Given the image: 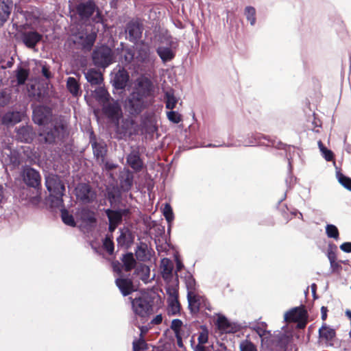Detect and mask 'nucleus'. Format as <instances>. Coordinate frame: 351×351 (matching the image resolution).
Listing matches in <instances>:
<instances>
[{
	"label": "nucleus",
	"instance_id": "obj_18",
	"mask_svg": "<svg viewBox=\"0 0 351 351\" xmlns=\"http://www.w3.org/2000/svg\"><path fill=\"white\" fill-rule=\"evenodd\" d=\"M16 132L17 140L26 143L32 142L35 136L32 128L27 125L16 128Z\"/></svg>",
	"mask_w": 351,
	"mask_h": 351
},
{
	"label": "nucleus",
	"instance_id": "obj_30",
	"mask_svg": "<svg viewBox=\"0 0 351 351\" xmlns=\"http://www.w3.org/2000/svg\"><path fill=\"white\" fill-rule=\"evenodd\" d=\"M319 337L324 339L326 341H332L335 335V330L329 327L326 324H323L321 328L319 329Z\"/></svg>",
	"mask_w": 351,
	"mask_h": 351
},
{
	"label": "nucleus",
	"instance_id": "obj_45",
	"mask_svg": "<svg viewBox=\"0 0 351 351\" xmlns=\"http://www.w3.org/2000/svg\"><path fill=\"white\" fill-rule=\"evenodd\" d=\"M261 138L267 139V137L261 134H248V137L245 140V146H255Z\"/></svg>",
	"mask_w": 351,
	"mask_h": 351
},
{
	"label": "nucleus",
	"instance_id": "obj_43",
	"mask_svg": "<svg viewBox=\"0 0 351 351\" xmlns=\"http://www.w3.org/2000/svg\"><path fill=\"white\" fill-rule=\"evenodd\" d=\"M107 197L111 206L119 204L121 199V194L119 190L113 189L108 191Z\"/></svg>",
	"mask_w": 351,
	"mask_h": 351
},
{
	"label": "nucleus",
	"instance_id": "obj_25",
	"mask_svg": "<svg viewBox=\"0 0 351 351\" xmlns=\"http://www.w3.org/2000/svg\"><path fill=\"white\" fill-rule=\"evenodd\" d=\"M115 282L123 296L130 295L134 291L133 283L130 279L119 278Z\"/></svg>",
	"mask_w": 351,
	"mask_h": 351
},
{
	"label": "nucleus",
	"instance_id": "obj_48",
	"mask_svg": "<svg viewBox=\"0 0 351 351\" xmlns=\"http://www.w3.org/2000/svg\"><path fill=\"white\" fill-rule=\"evenodd\" d=\"M29 76V72L26 69L19 67L16 70V81L18 85H23Z\"/></svg>",
	"mask_w": 351,
	"mask_h": 351
},
{
	"label": "nucleus",
	"instance_id": "obj_16",
	"mask_svg": "<svg viewBox=\"0 0 351 351\" xmlns=\"http://www.w3.org/2000/svg\"><path fill=\"white\" fill-rule=\"evenodd\" d=\"M21 38L27 48L34 49L43 38V36L36 31H25L21 33Z\"/></svg>",
	"mask_w": 351,
	"mask_h": 351
},
{
	"label": "nucleus",
	"instance_id": "obj_17",
	"mask_svg": "<svg viewBox=\"0 0 351 351\" xmlns=\"http://www.w3.org/2000/svg\"><path fill=\"white\" fill-rule=\"evenodd\" d=\"M2 162L5 165H10L12 169L18 167L21 163V155L15 149H8L2 154Z\"/></svg>",
	"mask_w": 351,
	"mask_h": 351
},
{
	"label": "nucleus",
	"instance_id": "obj_1",
	"mask_svg": "<svg viewBox=\"0 0 351 351\" xmlns=\"http://www.w3.org/2000/svg\"><path fill=\"white\" fill-rule=\"evenodd\" d=\"M152 84L149 80L141 81L137 86L127 97L125 108L130 114L136 116L141 113L146 107V99L151 95Z\"/></svg>",
	"mask_w": 351,
	"mask_h": 351
},
{
	"label": "nucleus",
	"instance_id": "obj_62",
	"mask_svg": "<svg viewBox=\"0 0 351 351\" xmlns=\"http://www.w3.org/2000/svg\"><path fill=\"white\" fill-rule=\"evenodd\" d=\"M42 74L43 75L47 80H49L52 77V74L50 71L49 66L47 65H43L42 66Z\"/></svg>",
	"mask_w": 351,
	"mask_h": 351
},
{
	"label": "nucleus",
	"instance_id": "obj_53",
	"mask_svg": "<svg viewBox=\"0 0 351 351\" xmlns=\"http://www.w3.org/2000/svg\"><path fill=\"white\" fill-rule=\"evenodd\" d=\"M134 177L131 173L126 174L121 180V187L125 191H128L133 184Z\"/></svg>",
	"mask_w": 351,
	"mask_h": 351
},
{
	"label": "nucleus",
	"instance_id": "obj_11",
	"mask_svg": "<svg viewBox=\"0 0 351 351\" xmlns=\"http://www.w3.org/2000/svg\"><path fill=\"white\" fill-rule=\"evenodd\" d=\"M32 119L34 122L39 125L51 123L53 119L52 109L46 106H38L33 110Z\"/></svg>",
	"mask_w": 351,
	"mask_h": 351
},
{
	"label": "nucleus",
	"instance_id": "obj_39",
	"mask_svg": "<svg viewBox=\"0 0 351 351\" xmlns=\"http://www.w3.org/2000/svg\"><path fill=\"white\" fill-rule=\"evenodd\" d=\"M21 120V114L19 112H8L3 117V122L5 124H15Z\"/></svg>",
	"mask_w": 351,
	"mask_h": 351
},
{
	"label": "nucleus",
	"instance_id": "obj_24",
	"mask_svg": "<svg viewBox=\"0 0 351 351\" xmlns=\"http://www.w3.org/2000/svg\"><path fill=\"white\" fill-rule=\"evenodd\" d=\"M217 325L219 330H221L226 333H234L239 330L238 326L230 322L224 315H220L218 317Z\"/></svg>",
	"mask_w": 351,
	"mask_h": 351
},
{
	"label": "nucleus",
	"instance_id": "obj_50",
	"mask_svg": "<svg viewBox=\"0 0 351 351\" xmlns=\"http://www.w3.org/2000/svg\"><path fill=\"white\" fill-rule=\"evenodd\" d=\"M318 147L322 153V156L326 161H332L334 159V154L330 150L326 148L321 141H318Z\"/></svg>",
	"mask_w": 351,
	"mask_h": 351
},
{
	"label": "nucleus",
	"instance_id": "obj_31",
	"mask_svg": "<svg viewBox=\"0 0 351 351\" xmlns=\"http://www.w3.org/2000/svg\"><path fill=\"white\" fill-rule=\"evenodd\" d=\"M302 311L300 307H295L285 313L284 319L287 322H296L302 317Z\"/></svg>",
	"mask_w": 351,
	"mask_h": 351
},
{
	"label": "nucleus",
	"instance_id": "obj_19",
	"mask_svg": "<svg viewBox=\"0 0 351 351\" xmlns=\"http://www.w3.org/2000/svg\"><path fill=\"white\" fill-rule=\"evenodd\" d=\"M187 300L190 312L195 314L199 311L203 303L205 302V298L195 293H188Z\"/></svg>",
	"mask_w": 351,
	"mask_h": 351
},
{
	"label": "nucleus",
	"instance_id": "obj_52",
	"mask_svg": "<svg viewBox=\"0 0 351 351\" xmlns=\"http://www.w3.org/2000/svg\"><path fill=\"white\" fill-rule=\"evenodd\" d=\"M244 14L247 20L250 22L251 25H254L256 23V10L252 6H247L245 8Z\"/></svg>",
	"mask_w": 351,
	"mask_h": 351
},
{
	"label": "nucleus",
	"instance_id": "obj_14",
	"mask_svg": "<svg viewBox=\"0 0 351 351\" xmlns=\"http://www.w3.org/2000/svg\"><path fill=\"white\" fill-rule=\"evenodd\" d=\"M96 8L93 0H88L80 3L76 6V12L81 19L87 20L94 14Z\"/></svg>",
	"mask_w": 351,
	"mask_h": 351
},
{
	"label": "nucleus",
	"instance_id": "obj_6",
	"mask_svg": "<svg viewBox=\"0 0 351 351\" xmlns=\"http://www.w3.org/2000/svg\"><path fill=\"white\" fill-rule=\"evenodd\" d=\"M23 182L40 193L41 190V176L40 172L29 165H25L21 170Z\"/></svg>",
	"mask_w": 351,
	"mask_h": 351
},
{
	"label": "nucleus",
	"instance_id": "obj_58",
	"mask_svg": "<svg viewBox=\"0 0 351 351\" xmlns=\"http://www.w3.org/2000/svg\"><path fill=\"white\" fill-rule=\"evenodd\" d=\"M182 326V322L179 319H174L171 322V328L174 331L177 338H178V335Z\"/></svg>",
	"mask_w": 351,
	"mask_h": 351
},
{
	"label": "nucleus",
	"instance_id": "obj_36",
	"mask_svg": "<svg viewBox=\"0 0 351 351\" xmlns=\"http://www.w3.org/2000/svg\"><path fill=\"white\" fill-rule=\"evenodd\" d=\"M165 106L167 109L173 110L178 102V99L174 95V90L171 89L165 93Z\"/></svg>",
	"mask_w": 351,
	"mask_h": 351
},
{
	"label": "nucleus",
	"instance_id": "obj_42",
	"mask_svg": "<svg viewBox=\"0 0 351 351\" xmlns=\"http://www.w3.org/2000/svg\"><path fill=\"white\" fill-rule=\"evenodd\" d=\"M81 219L86 222L93 223L97 219L95 213L88 208H82L80 211Z\"/></svg>",
	"mask_w": 351,
	"mask_h": 351
},
{
	"label": "nucleus",
	"instance_id": "obj_41",
	"mask_svg": "<svg viewBox=\"0 0 351 351\" xmlns=\"http://www.w3.org/2000/svg\"><path fill=\"white\" fill-rule=\"evenodd\" d=\"M136 273L140 276L141 280L147 282L149 278L150 269L144 264H141L136 268Z\"/></svg>",
	"mask_w": 351,
	"mask_h": 351
},
{
	"label": "nucleus",
	"instance_id": "obj_38",
	"mask_svg": "<svg viewBox=\"0 0 351 351\" xmlns=\"http://www.w3.org/2000/svg\"><path fill=\"white\" fill-rule=\"evenodd\" d=\"M12 8L4 1L0 0V23L3 24L5 23L11 13Z\"/></svg>",
	"mask_w": 351,
	"mask_h": 351
},
{
	"label": "nucleus",
	"instance_id": "obj_55",
	"mask_svg": "<svg viewBox=\"0 0 351 351\" xmlns=\"http://www.w3.org/2000/svg\"><path fill=\"white\" fill-rule=\"evenodd\" d=\"M339 182L346 189L351 191V178L343 175L340 172L337 173Z\"/></svg>",
	"mask_w": 351,
	"mask_h": 351
},
{
	"label": "nucleus",
	"instance_id": "obj_22",
	"mask_svg": "<svg viewBox=\"0 0 351 351\" xmlns=\"http://www.w3.org/2000/svg\"><path fill=\"white\" fill-rule=\"evenodd\" d=\"M90 143L95 158L98 161L104 162L107 152L105 143L104 142H97L95 137H90Z\"/></svg>",
	"mask_w": 351,
	"mask_h": 351
},
{
	"label": "nucleus",
	"instance_id": "obj_15",
	"mask_svg": "<svg viewBox=\"0 0 351 351\" xmlns=\"http://www.w3.org/2000/svg\"><path fill=\"white\" fill-rule=\"evenodd\" d=\"M119 236L117 238V246L125 250L129 249L134 241V235L128 228L119 229Z\"/></svg>",
	"mask_w": 351,
	"mask_h": 351
},
{
	"label": "nucleus",
	"instance_id": "obj_23",
	"mask_svg": "<svg viewBox=\"0 0 351 351\" xmlns=\"http://www.w3.org/2000/svg\"><path fill=\"white\" fill-rule=\"evenodd\" d=\"M217 325L219 330H221L226 333H234L239 330L238 326L230 322L224 315H220L218 317Z\"/></svg>",
	"mask_w": 351,
	"mask_h": 351
},
{
	"label": "nucleus",
	"instance_id": "obj_33",
	"mask_svg": "<svg viewBox=\"0 0 351 351\" xmlns=\"http://www.w3.org/2000/svg\"><path fill=\"white\" fill-rule=\"evenodd\" d=\"M121 261L123 264L124 269L126 271H131L136 264L134 254L132 252H128L123 254Z\"/></svg>",
	"mask_w": 351,
	"mask_h": 351
},
{
	"label": "nucleus",
	"instance_id": "obj_26",
	"mask_svg": "<svg viewBox=\"0 0 351 351\" xmlns=\"http://www.w3.org/2000/svg\"><path fill=\"white\" fill-rule=\"evenodd\" d=\"M79 38L81 40V45L82 49L90 50L95 43L97 38V33L95 32L86 33L85 34L80 35Z\"/></svg>",
	"mask_w": 351,
	"mask_h": 351
},
{
	"label": "nucleus",
	"instance_id": "obj_34",
	"mask_svg": "<svg viewBox=\"0 0 351 351\" xmlns=\"http://www.w3.org/2000/svg\"><path fill=\"white\" fill-rule=\"evenodd\" d=\"M181 305L178 299L167 300V313L169 315H179L180 314Z\"/></svg>",
	"mask_w": 351,
	"mask_h": 351
},
{
	"label": "nucleus",
	"instance_id": "obj_21",
	"mask_svg": "<svg viewBox=\"0 0 351 351\" xmlns=\"http://www.w3.org/2000/svg\"><path fill=\"white\" fill-rule=\"evenodd\" d=\"M127 164L135 171H140L143 169V162L141 158L139 151L132 149L126 157Z\"/></svg>",
	"mask_w": 351,
	"mask_h": 351
},
{
	"label": "nucleus",
	"instance_id": "obj_8",
	"mask_svg": "<svg viewBox=\"0 0 351 351\" xmlns=\"http://www.w3.org/2000/svg\"><path fill=\"white\" fill-rule=\"evenodd\" d=\"M143 29V24L138 19H133L125 25V38L130 43L136 44L142 37Z\"/></svg>",
	"mask_w": 351,
	"mask_h": 351
},
{
	"label": "nucleus",
	"instance_id": "obj_46",
	"mask_svg": "<svg viewBox=\"0 0 351 351\" xmlns=\"http://www.w3.org/2000/svg\"><path fill=\"white\" fill-rule=\"evenodd\" d=\"M61 218L64 223L67 226L75 227L76 223L73 216L65 208L61 209Z\"/></svg>",
	"mask_w": 351,
	"mask_h": 351
},
{
	"label": "nucleus",
	"instance_id": "obj_64",
	"mask_svg": "<svg viewBox=\"0 0 351 351\" xmlns=\"http://www.w3.org/2000/svg\"><path fill=\"white\" fill-rule=\"evenodd\" d=\"M175 261L176 263V273H177L184 268V264L182 263V261L179 258L178 256H176Z\"/></svg>",
	"mask_w": 351,
	"mask_h": 351
},
{
	"label": "nucleus",
	"instance_id": "obj_5",
	"mask_svg": "<svg viewBox=\"0 0 351 351\" xmlns=\"http://www.w3.org/2000/svg\"><path fill=\"white\" fill-rule=\"evenodd\" d=\"M92 58L96 66L105 69L113 62L114 53L110 47L103 45L94 49Z\"/></svg>",
	"mask_w": 351,
	"mask_h": 351
},
{
	"label": "nucleus",
	"instance_id": "obj_28",
	"mask_svg": "<svg viewBox=\"0 0 351 351\" xmlns=\"http://www.w3.org/2000/svg\"><path fill=\"white\" fill-rule=\"evenodd\" d=\"M85 78L91 85H99L103 82V77L99 71L90 69L84 72Z\"/></svg>",
	"mask_w": 351,
	"mask_h": 351
},
{
	"label": "nucleus",
	"instance_id": "obj_32",
	"mask_svg": "<svg viewBox=\"0 0 351 351\" xmlns=\"http://www.w3.org/2000/svg\"><path fill=\"white\" fill-rule=\"evenodd\" d=\"M94 97L101 106L112 99L107 90L101 86L95 90Z\"/></svg>",
	"mask_w": 351,
	"mask_h": 351
},
{
	"label": "nucleus",
	"instance_id": "obj_63",
	"mask_svg": "<svg viewBox=\"0 0 351 351\" xmlns=\"http://www.w3.org/2000/svg\"><path fill=\"white\" fill-rule=\"evenodd\" d=\"M340 249L346 253L351 252V242H345L340 245Z\"/></svg>",
	"mask_w": 351,
	"mask_h": 351
},
{
	"label": "nucleus",
	"instance_id": "obj_20",
	"mask_svg": "<svg viewBox=\"0 0 351 351\" xmlns=\"http://www.w3.org/2000/svg\"><path fill=\"white\" fill-rule=\"evenodd\" d=\"M130 76L125 69H119L112 80L113 87L117 90H123L127 86Z\"/></svg>",
	"mask_w": 351,
	"mask_h": 351
},
{
	"label": "nucleus",
	"instance_id": "obj_4",
	"mask_svg": "<svg viewBox=\"0 0 351 351\" xmlns=\"http://www.w3.org/2000/svg\"><path fill=\"white\" fill-rule=\"evenodd\" d=\"M101 110L105 117L117 127V132L125 136L128 132L126 128L123 125L119 127V121L123 118V110L119 101L112 98L104 103Z\"/></svg>",
	"mask_w": 351,
	"mask_h": 351
},
{
	"label": "nucleus",
	"instance_id": "obj_59",
	"mask_svg": "<svg viewBox=\"0 0 351 351\" xmlns=\"http://www.w3.org/2000/svg\"><path fill=\"white\" fill-rule=\"evenodd\" d=\"M208 339V331L207 328L204 326L202 328V332L199 333L198 337V344H205L207 343Z\"/></svg>",
	"mask_w": 351,
	"mask_h": 351
},
{
	"label": "nucleus",
	"instance_id": "obj_61",
	"mask_svg": "<svg viewBox=\"0 0 351 351\" xmlns=\"http://www.w3.org/2000/svg\"><path fill=\"white\" fill-rule=\"evenodd\" d=\"M166 291L168 295L167 300H173L174 298L178 299V292L176 288L169 287L167 288Z\"/></svg>",
	"mask_w": 351,
	"mask_h": 351
},
{
	"label": "nucleus",
	"instance_id": "obj_12",
	"mask_svg": "<svg viewBox=\"0 0 351 351\" xmlns=\"http://www.w3.org/2000/svg\"><path fill=\"white\" fill-rule=\"evenodd\" d=\"M136 60L137 62L147 64H154L156 56L151 52L150 47L148 44L144 41L141 42L140 45L136 46Z\"/></svg>",
	"mask_w": 351,
	"mask_h": 351
},
{
	"label": "nucleus",
	"instance_id": "obj_47",
	"mask_svg": "<svg viewBox=\"0 0 351 351\" xmlns=\"http://www.w3.org/2000/svg\"><path fill=\"white\" fill-rule=\"evenodd\" d=\"M162 214L167 222V223L172 224L174 219V213L171 206L169 203H166L162 209Z\"/></svg>",
	"mask_w": 351,
	"mask_h": 351
},
{
	"label": "nucleus",
	"instance_id": "obj_7",
	"mask_svg": "<svg viewBox=\"0 0 351 351\" xmlns=\"http://www.w3.org/2000/svg\"><path fill=\"white\" fill-rule=\"evenodd\" d=\"M289 341V336L284 333L270 334L267 339H265L263 346L271 351H285Z\"/></svg>",
	"mask_w": 351,
	"mask_h": 351
},
{
	"label": "nucleus",
	"instance_id": "obj_29",
	"mask_svg": "<svg viewBox=\"0 0 351 351\" xmlns=\"http://www.w3.org/2000/svg\"><path fill=\"white\" fill-rule=\"evenodd\" d=\"M66 88L75 97H77L82 93L80 83L77 80L73 77H69L67 78Z\"/></svg>",
	"mask_w": 351,
	"mask_h": 351
},
{
	"label": "nucleus",
	"instance_id": "obj_35",
	"mask_svg": "<svg viewBox=\"0 0 351 351\" xmlns=\"http://www.w3.org/2000/svg\"><path fill=\"white\" fill-rule=\"evenodd\" d=\"M162 274L164 278H169L173 275V266L172 262L167 258L161 261Z\"/></svg>",
	"mask_w": 351,
	"mask_h": 351
},
{
	"label": "nucleus",
	"instance_id": "obj_54",
	"mask_svg": "<svg viewBox=\"0 0 351 351\" xmlns=\"http://www.w3.org/2000/svg\"><path fill=\"white\" fill-rule=\"evenodd\" d=\"M326 234L328 238L338 239L339 236V230L333 224H327L326 226Z\"/></svg>",
	"mask_w": 351,
	"mask_h": 351
},
{
	"label": "nucleus",
	"instance_id": "obj_60",
	"mask_svg": "<svg viewBox=\"0 0 351 351\" xmlns=\"http://www.w3.org/2000/svg\"><path fill=\"white\" fill-rule=\"evenodd\" d=\"M143 128L145 132L149 134H154L157 130V127L153 123L152 121L144 122Z\"/></svg>",
	"mask_w": 351,
	"mask_h": 351
},
{
	"label": "nucleus",
	"instance_id": "obj_40",
	"mask_svg": "<svg viewBox=\"0 0 351 351\" xmlns=\"http://www.w3.org/2000/svg\"><path fill=\"white\" fill-rule=\"evenodd\" d=\"M103 248L108 253L112 255L114 250V244L113 242V236L112 234H107L102 241Z\"/></svg>",
	"mask_w": 351,
	"mask_h": 351
},
{
	"label": "nucleus",
	"instance_id": "obj_9",
	"mask_svg": "<svg viewBox=\"0 0 351 351\" xmlns=\"http://www.w3.org/2000/svg\"><path fill=\"white\" fill-rule=\"evenodd\" d=\"M132 307L134 313L142 317H147L153 311L152 301L145 295L133 299L132 300Z\"/></svg>",
	"mask_w": 351,
	"mask_h": 351
},
{
	"label": "nucleus",
	"instance_id": "obj_10",
	"mask_svg": "<svg viewBox=\"0 0 351 351\" xmlns=\"http://www.w3.org/2000/svg\"><path fill=\"white\" fill-rule=\"evenodd\" d=\"M75 195L77 199L84 204L92 203L97 197L95 191L86 183H80L77 185Z\"/></svg>",
	"mask_w": 351,
	"mask_h": 351
},
{
	"label": "nucleus",
	"instance_id": "obj_44",
	"mask_svg": "<svg viewBox=\"0 0 351 351\" xmlns=\"http://www.w3.org/2000/svg\"><path fill=\"white\" fill-rule=\"evenodd\" d=\"M122 57L125 64H130L134 59H136L134 47H127L123 48Z\"/></svg>",
	"mask_w": 351,
	"mask_h": 351
},
{
	"label": "nucleus",
	"instance_id": "obj_2",
	"mask_svg": "<svg viewBox=\"0 0 351 351\" xmlns=\"http://www.w3.org/2000/svg\"><path fill=\"white\" fill-rule=\"evenodd\" d=\"M68 135V121L66 117L57 115L40 132L38 140L40 143L51 145L63 141Z\"/></svg>",
	"mask_w": 351,
	"mask_h": 351
},
{
	"label": "nucleus",
	"instance_id": "obj_27",
	"mask_svg": "<svg viewBox=\"0 0 351 351\" xmlns=\"http://www.w3.org/2000/svg\"><path fill=\"white\" fill-rule=\"evenodd\" d=\"M156 53L164 63L171 61L176 56L175 51L169 47L159 46Z\"/></svg>",
	"mask_w": 351,
	"mask_h": 351
},
{
	"label": "nucleus",
	"instance_id": "obj_51",
	"mask_svg": "<svg viewBox=\"0 0 351 351\" xmlns=\"http://www.w3.org/2000/svg\"><path fill=\"white\" fill-rule=\"evenodd\" d=\"M252 329L256 332V334L261 337L262 345L265 344V339H267L271 332L267 330L261 326H254Z\"/></svg>",
	"mask_w": 351,
	"mask_h": 351
},
{
	"label": "nucleus",
	"instance_id": "obj_13",
	"mask_svg": "<svg viewBox=\"0 0 351 351\" xmlns=\"http://www.w3.org/2000/svg\"><path fill=\"white\" fill-rule=\"evenodd\" d=\"M105 213L108 219L109 222L121 224L123 217H128L130 215L129 208H107Z\"/></svg>",
	"mask_w": 351,
	"mask_h": 351
},
{
	"label": "nucleus",
	"instance_id": "obj_49",
	"mask_svg": "<svg viewBox=\"0 0 351 351\" xmlns=\"http://www.w3.org/2000/svg\"><path fill=\"white\" fill-rule=\"evenodd\" d=\"M184 280L187 289V293H195L196 282L193 276L190 273H188L184 277Z\"/></svg>",
	"mask_w": 351,
	"mask_h": 351
},
{
	"label": "nucleus",
	"instance_id": "obj_3",
	"mask_svg": "<svg viewBox=\"0 0 351 351\" xmlns=\"http://www.w3.org/2000/svg\"><path fill=\"white\" fill-rule=\"evenodd\" d=\"M45 186L49 192V200L51 206L60 208L64 206L63 196L65 186L60 178L55 175H48L45 177Z\"/></svg>",
	"mask_w": 351,
	"mask_h": 351
},
{
	"label": "nucleus",
	"instance_id": "obj_56",
	"mask_svg": "<svg viewBox=\"0 0 351 351\" xmlns=\"http://www.w3.org/2000/svg\"><path fill=\"white\" fill-rule=\"evenodd\" d=\"M167 117L168 119L173 123H178L182 121L181 114L173 110L167 112Z\"/></svg>",
	"mask_w": 351,
	"mask_h": 351
},
{
	"label": "nucleus",
	"instance_id": "obj_37",
	"mask_svg": "<svg viewBox=\"0 0 351 351\" xmlns=\"http://www.w3.org/2000/svg\"><path fill=\"white\" fill-rule=\"evenodd\" d=\"M147 251V245L144 242H140V243L136 246V249L135 250L136 258L141 261H146L148 258Z\"/></svg>",
	"mask_w": 351,
	"mask_h": 351
},
{
	"label": "nucleus",
	"instance_id": "obj_57",
	"mask_svg": "<svg viewBox=\"0 0 351 351\" xmlns=\"http://www.w3.org/2000/svg\"><path fill=\"white\" fill-rule=\"evenodd\" d=\"M240 351H257L255 345L248 340H245L241 342Z\"/></svg>",
	"mask_w": 351,
	"mask_h": 351
}]
</instances>
